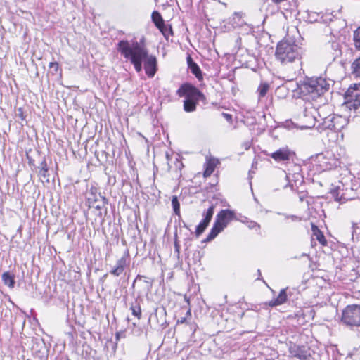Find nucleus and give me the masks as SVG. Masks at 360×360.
<instances>
[{
  "mask_svg": "<svg viewBox=\"0 0 360 360\" xmlns=\"http://www.w3.org/2000/svg\"><path fill=\"white\" fill-rule=\"evenodd\" d=\"M117 51L124 58L129 60L137 72L143 69L142 63L147 56V49L142 46L138 41L131 44L127 40H121L117 44Z\"/></svg>",
  "mask_w": 360,
  "mask_h": 360,
  "instance_id": "f257e3e1",
  "label": "nucleus"
},
{
  "mask_svg": "<svg viewBox=\"0 0 360 360\" xmlns=\"http://www.w3.org/2000/svg\"><path fill=\"white\" fill-rule=\"evenodd\" d=\"M329 83L322 77L306 78L298 84L297 91L304 100H316L329 89Z\"/></svg>",
  "mask_w": 360,
  "mask_h": 360,
  "instance_id": "f03ea898",
  "label": "nucleus"
},
{
  "mask_svg": "<svg viewBox=\"0 0 360 360\" xmlns=\"http://www.w3.org/2000/svg\"><path fill=\"white\" fill-rule=\"evenodd\" d=\"M176 94L179 97H185L184 110L187 112L195 111L198 102L201 101L204 104L207 103V98L204 94L188 82L182 84L177 89Z\"/></svg>",
  "mask_w": 360,
  "mask_h": 360,
  "instance_id": "7ed1b4c3",
  "label": "nucleus"
},
{
  "mask_svg": "<svg viewBox=\"0 0 360 360\" xmlns=\"http://www.w3.org/2000/svg\"><path fill=\"white\" fill-rule=\"evenodd\" d=\"M303 49L291 39L281 41L276 49V58L283 64L292 63L302 58Z\"/></svg>",
  "mask_w": 360,
  "mask_h": 360,
  "instance_id": "20e7f679",
  "label": "nucleus"
},
{
  "mask_svg": "<svg viewBox=\"0 0 360 360\" xmlns=\"http://www.w3.org/2000/svg\"><path fill=\"white\" fill-rule=\"evenodd\" d=\"M359 184L352 182L349 184L340 182L338 186L331 189V195L336 201L340 202L355 199L358 198L357 189L359 187Z\"/></svg>",
  "mask_w": 360,
  "mask_h": 360,
  "instance_id": "39448f33",
  "label": "nucleus"
},
{
  "mask_svg": "<svg viewBox=\"0 0 360 360\" xmlns=\"http://www.w3.org/2000/svg\"><path fill=\"white\" fill-rule=\"evenodd\" d=\"M342 322L351 327L360 326V304L347 306L342 312Z\"/></svg>",
  "mask_w": 360,
  "mask_h": 360,
  "instance_id": "423d86ee",
  "label": "nucleus"
},
{
  "mask_svg": "<svg viewBox=\"0 0 360 360\" xmlns=\"http://www.w3.org/2000/svg\"><path fill=\"white\" fill-rule=\"evenodd\" d=\"M347 107L360 112V83L350 86L345 94Z\"/></svg>",
  "mask_w": 360,
  "mask_h": 360,
  "instance_id": "0eeeda50",
  "label": "nucleus"
},
{
  "mask_svg": "<svg viewBox=\"0 0 360 360\" xmlns=\"http://www.w3.org/2000/svg\"><path fill=\"white\" fill-rule=\"evenodd\" d=\"M214 207L215 206L212 204L206 210L202 212L203 219L196 226L195 231V234L197 238L200 236L209 226V224L211 221L214 214Z\"/></svg>",
  "mask_w": 360,
  "mask_h": 360,
  "instance_id": "6e6552de",
  "label": "nucleus"
},
{
  "mask_svg": "<svg viewBox=\"0 0 360 360\" xmlns=\"http://www.w3.org/2000/svg\"><path fill=\"white\" fill-rule=\"evenodd\" d=\"M289 352L292 356L300 360H309L311 357L309 348L304 345H291L289 347Z\"/></svg>",
  "mask_w": 360,
  "mask_h": 360,
  "instance_id": "1a4fd4ad",
  "label": "nucleus"
},
{
  "mask_svg": "<svg viewBox=\"0 0 360 360\" xmlns=\"http://www.w3.org/2000/svg\"><path fill=\"white\" fill-rule=\"evenodd\" d=\"M144 70L149 78H153L158 71V60L155 56L149 55L147 50V56L144 58Z\"/></svg>",
  "mask_w": 360,
  "mask_h": 360,
  "instance_id": "9d476101",
  "label": "nucleus"
},
{
  "mask_svg": "<svg viewBox=\"0 0 360 360\" xmlns=\"http://www.w3.org/2000/svg\"><path fill=\"white\" fill-rule=\"evenodd\" d=\"M129 253L128 251H126L123 256L117 261L116 265L112 268L110 274L114 276H120L124 269L129 264Z\"/></svg>",
  "mask_w": 360,
  "mask_h": 360,
  "instance_id": "9b49d317",
  "label": "nucleus"
},
{
  "mask_svg": "<svg viewBox=\"0 0 360 360\" xmlns=\"http://www.w3.org/2000/svg\"><path fill=\"white\" fill-rule=\"evenodd\" d=\"M294 155V152L285 147L279 148L276 151L272 153L270 156L277 162H285L292 158Z\"/></svg>",
  "mask_w": 360,
  "mask_h": 360,
  "instance_id": "f8f14e48",
  "label": "nucleus"
},
{
  "mask_svg": "<svg viewBox=\"0 0 360 360\" xmlns=\"http://www.w3.org/2000/svg\"><path fill=\"white\" fill-rule=\"evenodd\" d=\"M98 196L101 198V202L96 205H92L91 208H94L95 210V215L96 218H95V221L96 222L97 220L99 221V224H102L104 221V217L103 215L102 210L105 208L106 210L105 205L108 203V200L105 197L103 196L101 193H98Z\"/></svg>",
  "mask_w": 360,
  "mask_h": 360,
  "instance_id": "ddd939ff",
  "label": "nucleus"
},
{
  "mask_svg": "<svg viewBox=\"0 0 360 360\" xmlns=\"http://www.w3.org/2000/svg\"><path fill=\"white\" fill-rule=\"evenodd\" d=\"M186 62L188 68L191 70V73L194 75L199 81H202L203 79V75L201 69L199 65L193 60L190 54L187 55Z\"/></svg>",
  "mask_w": 360,
  "mask_h": 360,
  "instance_id": "4468645a",
  "label": "nucleus"
},
{
  "mask_svg": "<svg viewBox=\"0 0 360 360\" xmlns=\"http://www.w3.org/2000/svg\"><path fill=\"white\" fill-rule=\"evenodd\" d=\"M223 224H226L227 226L228 224L236 219L235 212L231 210H221L217 214V217Z\"/></svg>",
  "mask_w": 360,
  "mask_h": 360,
  "instance_id": "2eb2a0df",
  "label": "nucleus"
},
{
  "mask_svg": "<svg viewBox=\"0 0 360 360\" xmlns=\"http://www.w3.org/2000/svg\"><path fill=\"white\" fill-rule=\"evenodd\" d=\"M287 300V289H282L276 299L269 301V302L266 303V304L271 307H274L284 304L286 302Z\"/></svg>",
  "mask_w": 360,
  "mask_h": 360,
  "instance_id": "dca6fc26",
  "label": "nucleus"
},
{
  "mask_svg": "<svg viewBox=\"0 0 360 360\" xmlns=\"http://www.w3.org/2000/svg\"><path fill=\"white\" fill-rule=\"evenodd\" d=\"M229 23L234 27H241L244 25H246L243 14L239 12H235L233 15L229 18Z\"/></svg>",
  "mask_w": 360,
  "mask_h": 360,
  "instance_id": "f3484780",
  "label": "nucleus"
},
{
  "mask_svg": "<svg viewBox=\"0 0 360 360\" xmlns=\"http://www.w3.org/2000/svg\"><path fill=\"white\" fill-rule=\"evenodd\" d=\"M140 297L141 295L139 294L135 301L132 302L130 306V310L131 311L132 315L136 317L139 320L141 318V309L140 302L139 301Z\"/></svg>",
  "mask_w": 360,
  "mask_h": 360,
  "instance_id": "a211bd4d",
  "label": "nucleus"
},
{
  "mask_svg": "<svg viewBox=\"0 0 360 360\" xmlns=\"http://www.w3.org/2000/svg\"><path fill=\"white\" fill-rule=\"evenodd\" d=\"M328 50L331 51L333 60H335L336 58L339 57L342 54V51L340 48V45L337 42H333L328 45Z\"/></svg>",
  "mask_w": 360,
  "mask_h": 360,
  "instance_id": "6ab92c4d",
  "label": "nucleus"
},
{
  "mask_svg": "<svg viewBox=\"0 0 360 360\" xmlns=\"http://www.w3.org/2000/svg\"><path fill=\"white\" fill-rule=\"evenodd\" d=\"M1 278L4 285L11 288H14L15 283L14 276L11 275L8 271L3 273Z\"/></svg>",
  "mask_w": 360,
  "mask_h": 360,
  "instance_id": "aec40b11",
  "label": "nucleus"
},
{
  "mask_svg": "<svg viewBox=\"0 0 360 360\" xmlns=\"http://www.w3.org/2000/svg\"><path fill=\"white\" fill-rule=\"evenodd\" d=\"M351 73L354 78L360 79V56L352 62Z\"/></svg>",
  "mask_w": 360,
  "mask_h": 360,
  "instance_id": "412c9836",
  "label": "nucleus"
},
{
  "mask_svg": "<svg viewBox=\"0 0 360 360\" xmlns=\"http://www.w3.org/2000/svg\"><path fill=\"white\" fill-rule=\"evenodd\" d=\"M161 33L163 34L164 37L166 40L169 39V36L173 35V30L172 25L169 24H166L165 22L163 25H161L159 27H158Z\"/></svg>",
  "mask_w": 360,
  "mask_h": 360,
  "instance_id": "4be33fe9",
  "label": "nucleus"
},
{
  "mask_svg": "<svg viewBox=\"0 0 360 360\" xmlns=\"http://www.w3.org/2000/svg\"><path fill=\"white\" fill-rule=\"evenodd\" d=\"M270 85L267 82H262L257 88L258 98L260 100L264 97L269 91Z\"/></svg>",
  "mask_w": 360,
  "mask_h": 360,
  "instance_id": "5701e85b",
  "label": "nucleus"
},
{
  "mask_svg": "<svg viewBox=\"0 0 360 360\" xmlns=\"http://www.w3.org/2000/svg\"><path fill=\"white\" fill-rule=\"evenodd\" d=\"M37 168L39 169V174L44 177V178H48L49 177V167L46 162V160L45 157H43L40 165L37 167Z\"/></svg>",
  "mask_w": 360,
  "mask_h": 360,
  "instance_id": "b1692460",
  "label": "nucleus"
},
{
  "mask_svg": "<svg viewBox=\"0 0 360 360\" xmlns=\"http://www.w3.org/2000/svg\"><path fill=\"white\" fill-rule=\"evenodd\" d=\"M313 235L316 237V239L322 245H326L327 240L326 239L323 233L314 224L312 225Z\"/></svg>",
  "mask_w": 360,
  "mask_h": 360,
  "instance_id": "393cba45",
  "label": "nucleus"
},
{
  "mask_svg": "<svg viewBox=\"0 0 360 360\" xmlns=\"http://www.w3.org/2000/svg\"><path fill=\"white\" fill-rule=\"evenodd\" d=\"M346 123V120L340 116L333 115V124L335 128H333V131H340L344 127V124Z\"/></svg>",
  "mask_w": 360,
  "mask_h": 360,
  "instance_id": "a878e982",
  "label": "nucleus"
},
{
  "mask_svg": "<svg viewBox=\"0 0 360 360\" xmlns=\"http://www.w3.org/2000/svg\"><path fill=\"white\" fill-rule=\"evenodd\" d=\"M320 127L321 129L333 130V128H335L333 124V115H329L323 118Z\"/></svg>",
  "mask_w": 360,
  "mask_h": 360,
  "instance_id": "bb28decb",
  "label": "nucleus"
},
{
  "mask_svg": "<svg viewBox=\"0 0 360 360\" xmlns=\"http://www.w3.org/2000/svg\"><path fill=\"white\" fill-rule=\"evenodd\" d=\"M152 20L154 22L155 25L157 27H159L161 25L165 23V20H163L161 14L158 11H153L151 15Z\"/></svg>",
  "mask_w": 360,
  "mask_h": 360,
  "instance_id": "cd10ccee",
  "label": "nucleus"
},
{
  "mask_svg": "<svg viewBox=\"0 0 360 360\" xmlns=\"http://www.w3.org/2000/svg\"><path fill=\"white\" fill-rule=\"evenodd\" d=\"M172 205L175 214L180 216V203L177 196L174 195L172 198Z\"/></svg>",
  "mask_w": 360,
  "mask_h": 360,
  "instance_id": "c85d7f7f",
  "label": "nucleus"
},
{
  "mask_svg": "<svg viewBox=\"0 0 360 360\" xmlns=\"http://www.w3.org/2000/svg\"><path fill=\"white\" fill-rule=\"evenodd\" d=\"M87 201L89 204V207H92V205L98 204L101 202V198L98 196V194H96L91 192L89 194V196L87 198Z\"/></svg>",
  "mask_w": 360,
  "mask_h": 360,
  "instance_id": "c756f323",
  "label": "nucleus"
},
{
  "mask_svg": "<svg viewBox=\"0 0 360 360\" xmlns=\"http://www.w3.org/2000/svg\"><path fill=\"white\" fill-rule=\"evenodd\" d=\"M214 168H215V163L214 162V161H211V160L209 161L207 163L206 169L204 171V174H203L204 176L205 177L210 176L214 172Z\"/></svg>",
  "mask_w": 360,
  "mask_h": 360,
  "instance_id": "7c9ffc66",
  "label": "nucleus"
},
{
  "mask_svg": "<svg viewBox=\"0 0 360 360\" xmlns=\"http://www.w3.org/2000/svg\"><path fill=\"white\" fill-rule=\"evenodd\" d=\"M219 233V230L217 229L216 227H213L211 229L210 233H208L207 238L204 240V242L207 243L212 241L214 239L217 235Z\"/></svg>",
  "mask_w": 360,
  "mask_h": 360,
  "instance_id": "2f4dec72",
  "label": "nucleus"
},
{
  "mask_svg": "<svg viewBox=\"0 0 360 360\" xmlns=\"http://www.w3.org/2000/svg\"><path fill=\"white\" fill-rule=\"evenodd\" d=\"M321 15L316 12L308 13L307 21L313 23L315 22H320V17Z\"/></svg>",
  "mask_w": 360,
  "mask_h": 360,
  "instance_id": "473e14b6",
  "label": "nucleus"
},
{
  "mask_svg": "<svg viewBox=\"0 0 360 360\" xmlns=\"http://www.w3.org/2000/svg\"><path fill=\"white\" fill-rule=\"evenodd\" d=\"M353 39L355 47L360 50V27L354 32Z\"/></svg>",
  "mask_w": 360,
  "mask_h": 360,
  "instance_id": "72a5a7b5",
  "label": "nucleus"
},
{
  "mask_svg": "<svg viewBox=\"0 0 360 360\" xmlns=\"http://www.w3.org/2000/svg\"><path fill=\"white\" fill-rule=\"evenodd\" d=\"M50 71L52 75L57 73L59 69V64L57 62H51L49 63Z\"/></svg>",
  "mask_w": 360,
  "mask_h": 360,
  "instance_id": "f704fd0d",
  "label": "nucleus"
},
{
  "mask_svg": "<svg viewBox=\"0 0 360 360\" xmlns=\"http://www.w3.org/2000/svg\"><path fill=\"white\" fill-rule=\"evenodd\" d=\"M213 227H216L217 229L219 230V232H221L224 228H226V224H223L219 219L216 218L215 221L213 224Z\"/></svg>",
  "mask_w": 360,
  "mask_h": 360,
  "instance_id": "c9c22d12",
  "label": "nucleus"
},
{
  "mask_svg": "<svg viewBox=\"0 0 360 360\" xmlns=\"http://www.w3.org/2000/svg\"><path fill=\"white\" fill-rule=\"evenodd\" d=\"M16 117H18L21 121L25 120L26 116L24 115L23 109L18 108L15 112Z\"/></svg>",
  "mask_w": 360,
  "mask_h": 360,
  "instance_id": "e433bc0d",
  "label": "nucleus"
},
{
  "mask_svg": "<svg viewBox=\"0 0 360 360\" xmlns=\"http://www.w3.org/2000/svg\"><path fill=\"white\" fill-rule=\"evenodd\" d=\"M174 253L177 255V257H179L180 254V245L179 244V241L177 240V235H175L174 239Z\"/></svg>",
  "mask_w": 360,
  "mask_h": 360,
  "instance_id": "4c0bfd02",
  "label": "nucleus"
},
{
  "mask_svg": "<svg viewBox=\"0 0 360 360\" xmlns=\"http://www.w3.org/2000/svg\"><path fill=\"white\" fill-rule=\"evenodd\" d=\"M248 226L250 229L259 230L260 229L259 224L253 221H248Z\"/></svg>",
  "mask_w": 360,
  "mask_h": 360,
  "instance_id": "58836bf2",
  "label": "nucleus"
},
{
  "mask_svg": "<svg viewBox=\"0 0 360 360\" xmlns=\"http://www.w3.org/2000/svg\"><path fill=\"white\" fill-rule=\"evenodd\" d=\"M144 283H146V293H148L152 288L153 280L148 278V279L144 280Z\"/></svg>",
  "mask_w": 360,
  "mask_h": 360,
  "instance_id": "ea45409f",
  "label": "nucleus"
},
{
  "mask_svg": "<svg viewBox=\"0 0 360 360\" xmlns=\"http://www.w3.org/2000/svg\"><path fill=\"white\" fill-rule=\"evenodd\" d=\"M331 20H332V18H331L330 15H321V16L320 17V22H323V23H328L329 22H330Z\"/></svg>",
  "mask_w": 360,
  "mask_h": 360,
  "instance_id": "a19ab883",
  "label": "nucleus"
},
{
  "mask_svg": "<svg viewBox=\"0 0 360 360\" xmlns=\"http://www.w3.org/2000/svg\"><path fill=\"white\" fill-rule=\"evenodd\" d=\"M124 337H125L124 331H119V332H117L115 334L116 340H119L120 338H124Z\"/></svg>",
  "mask_w": 360,
  "mask_h": 360,
  "instance_id": "79ce46f5",
  "label": "nucleus"
},
{
  "mask_svg": "<svg viewBox=\"0 0 360 360\" xmlns=\"http://www.w3.org/2000/svg\"><path fill=\"white\" fill-rule=\"evenodd\" d=\"M222 115L224 116V117L229 122H232V120H233V117H232V115L231 114H228V113H225V112H223L222 113Z\"/></svg>",
  "mask_w": 360,
  "mask_h": 360,
  "instance_id": "37998d69",
  "label": "nucleus"
},
{
  "mask_svg": "<svg viewBox=\"0 0 360 360\" xmlns=\"http://www.w3.org/2000/svg\"><path fill=\"white\" fill-rule=\"evenodd\" d=\"M27 159H28V164L31 167H34L35 168H37L36 165H35V163H34V160L31 158L29 155H27Z\"/></svg>",
  "mask_w": 360,
  "mask_h": 360,
  "instance_id": "c03bdc74",
  "label": "nucleus"
},
{
  "mask_svg": "<svg viewBox=\"0 0 360 360\" xmlns=\"http://www.w3.org/2000/svg\"><path fill=\"white\" fill-rule=\"evenodd\" d=\"M142 278H145V276H142V275H139H139H137V276H136V278L134 279V281L133 283H132V286H131V288H134V286H135V283H136V282L137 281H139V280H141Z\"/></svg>",
  "mask_w": 360,
  "mask_h": 360,
  "instance_id": "a18cd8bd",
  "label": "nucleus"
},
{
  "mask_svg": "<svg viewBox=\"0 0 360 360\" xmlns=\"http://www.w3.org/2000/svg\"><path fill=\"white\" fill-rule=\"evenodd\" d=\"M272 3L276 4V5H280L283 3H284L285 1H286L287 0H271Z\"/></svg>",
  "mask_w": 360,
  "mask_h": 360,
  "instance_id": "49530a36",
  "label": "nucleus"
},
{
  "mask_svg": "<svg viewBox=\"0 0 360 360\" xmlns=\"http://www.w3.org/2000/svg\"><path fill=\"white\" fill-rule=\"evenodd\" d=\"M186 321V317H182L180 319H178L177 323L182 324V323H184Z\"/></svg>",
  "mask_w": 360,
  "mask_h": 360,
  "instance_id": "de8ad7c7",
  "label": "nucleus"
},
{
  "mask_svg": "<svg viewBox=\"0 0 360 360\" xmlns=\"http://www.w3.org/2000/svg\"><path fill=\"white\" fill-rule=\"evenodd\" d=\"M257 274H259V276H258L257 279H258V280H262V278L261 277V276H261V271H260V270H259V269H258V270H257Z\"/></svg>",
  "mask_w": 360,
  "mask_h": 360,
  "instance_id": "09e8293b",
  "label": "nucleus"
},
{
  "mask_svg": "<svg viewBox=\"0 0 360 360\" xmlns=\"http://www.w3.org/2000/svg\"><path fill=\"white\" fill-rule=\"evenodd\" d=\"M290 217L292 218V220H297V219H298V217H296V216H295V215H292Z\"/></svg>",
  "mask_w": 360,
  "mask_h": 360,
  "instance_id": "8fccbe9b",
  "label": "nucleus"
},
{
  "mask_svg": "<svg viewBox=\"0 0 360 360\" xmlns=\"http://www.w3.org/2000/svg\"><path fill=\"white\" fill-rule=\"evenodd\" d=\"M107 276H108V274H105V275H104V276L101 278V281H103V280L105 279Z\"/></svg>",
  "mask_w": 360,
  "mask_h": 360,
  "instance_id": "3c124183",
  "label": "nucleus"
},
{
  "mask_svg": "<svg viewBox=\"0 0 360 360\" xmlns=\"http://www.w3.org/2000/svg\"><path fill=\"white\" fill-rule=\"evenodd\" d=\"M357 175H358V179L360 180V170L359 171Z\"/></svg>",
  "mask_w": 360,
  "mask_h": 360,
  "instance_id": "603ef678",
  "label": "nucleus"
},
{
  "mask_svg": "<svg viewBox=\"0 0 360 360\" xmlns=\"http://www.w3.org/2000/svg\"><path fill=\"white\" fill-rule=\"evenodd\" d=\"M186 314H187L188 315H190V316H191V311H190V310H188V311H187V313H186Z\"/></svg>",
  "mask_w": 360,
  "mask_h": 360,
  "instance_id": "864d4df0",
  "label": "nucleus"
},
{
  "mask_svg": "<svg viewBox=\"0 0 360 360\" xmlns=\"http://www.w3.org/2000/svg\"><path fill=\"white\" fill-rule=\"evenodd\" d=\"M333 165H334V166H335V167L337 166V161H335V162H334Z\"/></svg>",
  "mask_w": 360,
  "mask_h": 360,
  "instance_id": "5fc2aeb1",
  "label": "nucleus"
},
{
  "mask_svg": "<svg viewBox=\"0 0 360 360\" xmlns=\"http://www.w3.org/2000/svg\"><path fill=\"white\" fill-rule=\"evenodd\" d=\"M296 168L298 169V170H300V167L299 166H296Z\"/></svg>",
  "mask_w": 360,
  "mask_h": 360,
  "instance_id": "6e6d98bb",
  "label": "nucleus"
},
{
  "mask_svg": "<svg viewBox=\"0 0 360 360\" xmlns=\"http://www.w3.org/2000/svg\"><path fill=\"white\" fill-rule=\"evenodd\" d=\"M166 157H167V159H169V155L168 154H167V155H166Z\"/></svg>",
  "mask_w": 360,
  "mask_h": 360,
  "instance_id": "4d7b16f0",
  "label": "nucleus"
},
{
  "mask_svg": "<svg viewBox=\"0 0 360 360\" xmlns=\"http://www.w3.org/2000/svg\"><path fill=\"white\" fill-rule=\"evenodd\" d=\"M252 70L254 71H256V68H252Z\"/></svg>",
  "mask_w": 360,
  "mask_h": 360,
  "instance_id": "13d9d810",
  "label": "nucleus"
},
{
  "mask_svg": "<svg viewBox=\"0 0 360 360\" xmlns=\"http://www.w3.org/2000/svg\"><path fill=\"white\" fill-rule=\"evenodd\" d=\"M184 226L187 228V226L184 222Z\"/></svg>",
  "mask_w": 360,
  "mask_h": 360,
  "instance_id": "bf43d9fd",
  "label": "nucleus"
}]
</instances>
